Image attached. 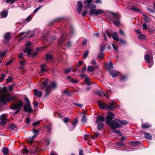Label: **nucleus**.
Returning a JSON list of instances; mask_svg holds the SVG:
<instances>
[{
  "instance_id": "b1692460",
  "label": "nucleus",
  "mask_w": 155,
  "mask_h": 155,
  "mask_svg": "<svg viewBox=\"0 0 155 155\" xmlns=\"http://www.w3.org/2000/svg\"><path fill=\"white\" fill-rule=\"evenodd\" d=\"M50 89L47 86L45 90V97H47L49 95L50 93Z\"/></svg>"
},
{
  "instance_id": "cd10ccee",
  "label": "nucleus",
  "mask_w": 155,
  "mask_h": 155,
  "mask_svg": "<svg viewBox=\"0 0 155 155\" xmlns=\"http://www.w3.org/2000/svg\"><path fill=\"white\" fill-rule=\"evenodd\" d=\"M8 14L7 12L6 11H3L1 13V15L2 17L5 18L7 16Z\"/></svg>"
},
{
  "instance_id": "f257e3e1",
  "label": "nucleus",
  "mask_w": 155,
  "mask_h": 155,
  "mask_svg": "<svg viewBox=\"0 0 155 155\" xmlns=\"http://www.w3.org/2000/svg\"><path fill=\"white\" fill-rule=\"evenodd\" d=\"M114 114L111 112L109 113L108 115L106 117L107 119L106 123L110 125V128L113 130V131L115 133L117 134L119 136H121L122 133L120 131L115 130V129L120 127L121 125L118 123L115 120H112L114 117Z\"/></svg>"
},
{
  "instance_id": "a19ab883",
  "label": "nucleus",
  "mask_w": 155,
  "mask_h": 155,
  "mask_svg": "<svg viewBox=\"0 0 155 155\" xmlns=\"http://www.w3.org/2000/svg\"><path fill=\"white\" fill-rule=\"evenodd\" d=\"M81 122L83 123H85L86 122L87 119L85 115H84L81 118Z\"/></svg>"
},
{
  "instance_id": "72a5a7b5",
  "label": "nucleus",
  "mask_w": 155,
  "mask_h": 155,
  "mask_svg": "<svg viewBox=\"0 0 155 155\" xmlns=\"http://www.w3.org/2000/svg\"><path fill=\"white\" fill-rule=\"evenodd\" d=\"M6 74H2L0 75V80L1 81H2L5 79V78Z\"/></svg>"
},
{
  "instance_id": "bb28decb",
  "label": "nucleus",
  "mask_w": 155,
  "mask_h": 155,
  "mask_svg": "<svg viewBox=\"0 0 155 155\" xmlns=\"http://www.w3.org/2000/svg\"><path fill=\"white\" fill-rule=\"evenodd\" d=\"M145 22L147 23H149L150 22V20L149 18L146 15H143Z\"/></svg>"
},
{
  "instance_id": "6e6552de",
  "label": "nucleus",
  "mask_w": 155,
  "mask_h": 155,
  "mask_svg": "<svg viewBox=\"0 0 155 155\" xmlns=\"http://www.w3.org/2000/svg\"><path fill=\"white\" fill-rule=\"evenodd\" d=\"M78 7L77 11L80 14L82 12L81 9L82 8L83 5L82 2L81 1H78L77 3Z\"/></svg>"
},
{
  "instance_id": "49530a36",
  "label": "nucleus",
  "mask_w": 155,
  "mask_h": 155,
  "mask_svg": "<svg viewBox=\"0 0 155 155\" xmlns=\"http://www.w3.org/2000/svg\"><path fill=\"white\" fill-rule=\"evenodd\" d=\"M44 66H45V64H43L41 65V73L45 71V70Z\"/></svg>"
},
{
  "instance_id": "c85d7f7f",
  "label": "nucleus",
  "mask_w": 155,
  "mask_h": 155,
  "mask_svg": "<svg viewBox=\"0 0 155 155\" xmlns=\"http://www.w3.org/2000/svg\"><path fill=\"white\" fill-rule=\"evenodd\" d=\"M8 152V149L7 147H4L3 149L2 152L3 154L5 155H7Z\"/></svg>"
},
{
  "instance_id": "9b49d317",
  "label": "nucleus",
  "mask_w": 155,
  "mask_h": 155,
  "mask_svg": "<svg viewBox=\"0 0 155 155\" xmlns=\"http://www.w3.org/2000/svg\"><path fill=\"white\" fill-rule=\"evenodd\" d=\"M23 109L25 111L29 113L31 112L32 111L31 107L30 104L25 105Z\"/></svg>"
},
{
  "instance_id": "a878e982",
  "label": "nucleus",
  "mask_w": 155,
  "mask_h": 155,
  "mask_svg": "<svg viewBox=\"0 0 155 155\" xmlns=\"http://www.w3.org/2000/svg\"><path fill=\"white\" fill-rule=\"evenodd\" d=\"M37 136L36 135L34 134L32 137H30L28 138V141L29 143L31 144L32 143V141Z\"/></svg>"
},
{
  "instance_id": "680f3d73",
  "label": "nucleus",
  "mask_w": 155,
  "mask_h": 155,
  "mask_svg": "<svg viewBox=\"0 0 155 155\" xmlns=\"http://www.w3.org/2000/svg\"><path fill=\"white\" fill-rule=\"evenodd\" d=\"M71 45V42L70 41H68L67 43H65L64 44V45L66 47H69Z\"/></svg>"
},
{
  "instance_id": "6e6d98bb",
  "label": "nucleus",
  "mask_w": 155,
  "mask_h": 155,
  "mask_svg": "<svg viewBox=\"0 0 155 155\" xmlns=\"http://www.w3.org/2000/svg\"><path fill=\"white\" fill-rule=\"evenodd\" d=\"M25 101L27 103V105H29L30 104V102L28 98L25 97Z\"/></svg>"
},
{
  "instance_id": "864d4df0",
  "label": "nucleus",
  "mask_w": 155,
  "mask_h": 155,
  "mask_svg": "<svg viewBox=\"0 0 155 155\" xmlns=\"http://www.w3.org/2000/svg\"><path fill=\"white\" fill-rule=\"evenodd\" d=\"M48 81V79H46L44 81L42 82L41 83V84H43L45 85V86H46L47 84Z\"/></svg>"
},
{
  "instance_id": "e433bc0d",
  "label": "nucleus",
  "mask_w": 155,
  "mask_h": 155,
  "mask_svg": "<svg viewBox=\"0 0 155 155\" xmlns=\"http://www.w3.org/2000/svg\"><path fill=\"white\" fill-rule=\"evenodd\" d=\"M102 92H104L103 91H96L95 92V93L97 94L98 95L102 97L103 96V93Z\"/></svg>"
},
{
  "instance_id": "3c124183",
  "label": "nucleus",
  "mask_w": 155,
  "mask_h": 155,
  "mask_svg": "<svg viewBox=\"0 0 155 155\" xmlns=\"http://www.w3.org/2000/svg\"><path fill=\"white\" fill-rule=\"evenodd\" d=\"M42 5H40L37 8H36L34 11L33 12V13L35 14V13L38 10L40 9L42 7Z\"/></svg>"
},
{
  "instance_id": "aec40b11",
  "label": "nucleus",
  "mask_w": 155,
  "mask_h": 155,
  "mask_svg": "<svg viewBox=\"0 0 155 155\" xmlns=\"http://www.w3.org/2000/svg\"><path fill=\"white\" fill-rule=\"evenodd\" d=\"M10 34L9 33H6L4 35V39L8 41L10 39Z\"/></svg>"
},
{
  "instance_id": "dca6fc26",
  "label": "nucleus",
  "mask_w": 155,
  "mask_h": 155,
  "mask_svg": "<svg viewBox=\"0 0 155 155\" xmlns=\"http://www.w3.org/2000/svg\"><path fill=\"white\" fill-rule=\"evenodd\" d=\"M66 78L69 80L70 82L72 83H76L78 82L77 80L75 79H73L71 78L70 76H68Z\"/></svg>"
},
{
  "instance_id": "9d476101",
  "label": "nucleus",
  "mask_w": 155,
  "mask_h": 155,
  "mask_svg": "<svg viewBox=\"0 0 155 155\" xmlns=\"http://www.w3.org/2000/svg\"><path fill=\"white\" fill-rule=\"evenodd\" d=\"M115 103L112 102L110 103L108 105H107V109L108 110H113L115 108Z\"/></svg>"
},
{
  "instance_id": "4d7b16f0",
  "label": "nucleus",
  "mask_w": 155,
  "mask_h": 155,
  "mask_svg": "<svg viewBox=\"0 0 155 155\" xmlns=\"http://www.w3.org/2000/svg\"><path fill=\"white\" fill-rule=\"evenodd\" d=\"M116 21H113V22L115 25H118L120 24V22L118 20Z\"/></svg>"
},
{
  "instance_id": "4c0bfd02",
  "label": "nucleus",
  "mask_w": 155,
  "mask_h": 155,
  "mask_svg": "<svg viewBox=\"0 0 155 155\" xmlns=\"http://www.w3.org/2000/svg\"><path fill=\"white\" fill-rule=\"evenodd\" d=\"M92 2V0H86L84 2V3L87 4V6L90 4Z\"/></svg>"
},
{
  "instance_id": "c756f323",
  "label": "nucleus",
  "mask_w": 155,
  "mask_h": 155,
  "mask_svg": "<svg viewBox=\"0 0 155 155\" xmlns=\"http://www.w3.org/2000/svg\"><path fill=\"white\" fill-rule=\"evenodd\" d=\"M9 128L12 130H15L17 129V126L14 124H11L9 127Z\"/></svg>"
},
{
  "instance_id": "2f4dec72",
  "label": "nucleus",
  "mask_w": 155,
  "mask_h": 155,
  "mask_svg": "<svg viewBox=\"0 0 155 155\" xmlns=\"http://www.w3.org/2000/svg\"><path fill=\"white\" fill-rule=\"evenodd\" d=\"M137 38L140 39H144L145 38V36L143 34H139V35L137 36Z\"/></svg>"
},
{
  "instance_id": "2eb2a0df",
  "label": "nucleus",
  "mask_w": 155,
  "mask_h": 155,
  "mask_svg": "<svg viewBox=\"0 0 155 155\" xmlns=\"http://www.w3.org/2000/svg\"><path fill=\"white\" fill-rule=\"evenodd\" d=\"M47 87L50 89H54L55 88L57 87V84L54 82L51 83L50 84L48 85Z\"/></svg>"
},
{
  "instance_id": "20e7f679",
  "label": "nucleus",
  "mask_w": 155,
  "mask_h": 155,
  "mask_svg": "<svg viewBox=\"0 0 155 155\" xmlns=\"http://www.w3.org/2000/svg\"><path fill=\"white\" fill-rule=\"evenodd\" d=\"M144 59L146 62L148 64V66L149 68H151L153 64V54H151L150 55L147 54L145 55Z\"/></svg>"
},
{
  "instance_id": "393cba45",
  "label": "nucleus",
  "mask_w": 155,
  "mask_h": 155,
  "mask_svg": "<svg viewBox=\"0 0 155 155\" xmlns=\"http://www.w3.org/2000/svg\"><path fill=\"white\" fill-rule=\"evenodd\" d=\"M115 120L119 122H120V123L124 125L127 124L128 123V122L125 120H120L119 119H116Z\"/></svg>"
},
{
  "instance_id": "e2e57ef3",
  "label": "nucleus",
  "mask_w": 155,
  "mask_h": 155,
  "mask_svg": "<svg viewBox=\"0 0 155 155\" xmlns=\"http://www.w3.org/2000/svg\"><path fill=\"white\" fill-rule=\"evenodd\" d=\"M19 63L21 65H24L25 64V62L24 61H19Z\"/></svg>"
},
{
  "instance_id": "423d86ee",
  "label": "nucleus",
  "mask_w": 155,
  "mask_h": 155,
  "mask_svg": "<svg viewBox=\"0 0 155 155\" xmlns=\"http://www.w3.org/2000/svg\"><path fill=\"white\" fill-rule=\"evenodd\" d=\"M127 8L131 11H133L136 12H140L141 11L140 9L131 5L127 6Z\"/></svg>"
},
{
  "instance_id": "603ef678",
  "label": "nucleus",
  "mask_w": 155,
  "mask_h": 155,
  "mask_svg": "<svg viewBox=\"0 0 155 155\" xmlns=\"http://www.w3.org/2000/svg\"><path fill=\"white\" fill-rule=\"evenodd\" d=\"M6 53V51H2L0 52V57L1 58L3 57L5 55Z\"/></svg>"
},
{
  "instance_id": "052dcab7",
  "label": "nucleus",
  "mask_w": 155,
  "mask_h": 155,
  "mask_svg": "<svg viewBox=\"0 0 155 155\" xmlns=\"http://www.w3.org/2000/svg\"><path fill=\"white\" fill-rule=\"evenodd\" d=\"M107 67L110 68H112L113 67V64L111 61L109 62Z\"/></svg>"
},
{
  "instance_id": "ddd939ff",
  "label": "nucleus",
  "mask_w": 155,
  "mask_h": 155,
  "mask_svg": "<svg viewBox=\"0 0 155 155\" xmlns=\"http://www.w3.org/2000/svg\"><path fill=\"white\" fill-rule=\"evenodd\" d=\"M110 13L112 15L113 19L116 20H118L120 18V15L117 14H116L113 12H110Z\"/></svg>"
},
{
  "instance_id": "5701e85b",
  "label": "nucleus",
  "mask_w": 155,
  "mask_h": 155,
  "mask_svg": "<svg viewBox=\"0 0 155 155\" xmlns=\"http://www.w3.org/2000/svg\"><path fill=\"white\" fill-rule=\"evenodd\" d=\"M31 49L29 47H27L24 51V52L27 53L29 55H31Z\"/></svg>"
},
{
  "instance_id": "f3484780",
  "label": "nucleus",
  "mask_w": 155,
  "mask_h": 155,
  "mask_svg": "<svg viewBox=\"0 0 155 155\" xmlns=\"http://www.w3.org/2000/svg\"><path fill=\"white\" fill-rule=\"evenodd\" d=\"M104 125L103 123H100L98 124L97 128L99 130H102Z\"/></svg>"
},
{
  "instance_id": "39448f33",
  "label": "nucleus",
  "mask_w": 155,
  "mask_h": 155,
  "mask_svg": "<svg viewBox=\"0 0 155 155\" xmlns=\"http://www.w3.org/2000/svg\"><path fill=\"white\" fill-rule=\"evenodd\" d=\"M22 106V102L21 101H18V102H14L12 103L11 108L14 109L21 110Z\"/></svg>"
},
{
  "instance_id": "c03bdc74",
  "label": "nucleus",
  "mask_w": 155,
  "mask_h": 155,
  "mask_svg": "<svg viewBox=\"0 0 155 155\" xmlns=\"http://www.w3.org/2000/svg\"><path fill=\"white\" fill-rule=\"evenodd\" d=\"M89 53L88 51L87 50L86 51L84 52L83 54L84 58V59H85Z\"/></svg>"
},
{
  "instance_id": "7c9ffc66",
  "label": "nucleus",
  "mask_w": 155,
  "mask_h": 155,
  "mask_svg": "<svg viewBox=\"0 0 155 155\" xmlns=\"http://www.w3.org/2000/svg\"><path fill=\"white\" fill-rule=\"evenodd\" d=\"M104 54L103 52H101L97 56V57L98 59L101 60L103 59L104 58Z\"/></svg>"
},
{
  "instance_id": "473e14b6",
  "label": "nucleus",
  "mask_w": 155,
  "mask_h": 155,
  "mask_svg": "<svg viewBox=\"0 0 155 155\" xmlns=\"http://www.w3.org/2000/svg\"><path fill=\"white\" fill-rule=\"evenodd\" d=\"M7 120L6 115L5 114H2L0 116V120Z\"/></svg>"
},
{
  "instance_id": "ea45409f",
  "label": "nucleus",
  "mask_w": 155,
  "mask_h": 155,
  "mask_svg": "<svg viewBox=\"0 0 155 155\" xmlns=\"http://www.w3.org/2000/svg\"><path fill=\"white\" fill-rule=\"evenodd\" d=\"M84 81L85 83L87 85H89L90 84V82L89 78L88 77H86L85 78Z\"/></svg>"
},
{
  "instance_id": "de8ad7c7",
  "label": "nucleus",
  "mask_w": 155,
  "mask_h": 155,
  "mask_svg": "<svg viewBox=\"0 0 155 155\" xmlns=\"http://www.w3.org/2000/svg\"><path fill=\"white\" fill-rule=\"evenodd\" d=\"M40 124V123L39 122V121H38L36 122H34L32 124V125L33 126H36Z\"/></svg>"
},
{
  "instance_id": "412c9836",
  "label": "nucleus",
  "mask_w": 155,
  "mask_h": 155,
  "mask_svg": "<svg viewBox=\"0 0 155 155\" xmlns=\"http://www.w3.org/2000/svg\"><path fill=\"white\" fill-rule=\"evenodd\" d=\"M151 127V125L148 123H145L143 124L142 125V127L143 129H146Z\"/></svg>"
},
{
  "instance_id": "a18cd8bd",
  "label": "nucleus",
  "mask_w": 155,
  "mask_h": 155,
  "mask_svg": "<svg viewBox=\"0 0 155 155\" xmlns=\"http://www.w3.org/2000/svg\"><path fill=\"white\" fill-rule=\"evenodd\" d=\"M6 120H0V124L2 125H5L6 124Z\"/></svg>"
},
{
  "instance_id": "f03ea898",
  "label": "nucleus",
  "mask_w": 155,
  "mask_h": 155,
  "mask_svg": "<svg viewBox=\"0 0 155 155\" xmlns=\"http://www.w3.org/2000/svg\"><path fill=\"white\" fill-rule=\"evenodd\" d=\"M96 6L94 4H92L88 6V8L90 9L89 12V15H94L97 16L100 14L104 13V12L103 10L98 9L97 10L95 9Z\"/></svg>"
},
{
  "instance_id": "0eeeda50",
  "label": "nucleus",
  "mask_w": 155,
  "mask_h": 155,
  "mask_svg": "<svg viewBox=\"0 0 155 155\" xmlns=\"http://www.w3.org/2000/svg\"><path fill=\"white\" fill-rule=\"evenodd\" d=\"M97 103L100 108L107 109V105L103 101H97Z\"/></svg>"
},
{
  "instance_id": "c9c22d12",
  "label": "nucleus",
  "mask_w": 155,
  "mask_h": 155,
  "mask_svg": "<svg viewBox=\"0 0 155 155\" xmlns=\"http://www.w3.org/2000/svg\"><path fill=\"white\" fill-rule=\"evenodd\" d=\"M46 59L47 60H51L52 58V56L51 54H47L46 55Z\"/></svg>"
},
{
  "instance_id": "13d9d810",
  "label": "nucleus",
  "mask_w": 155,
  "mask_h": 155,
  "mask_svg": "<svg viewBox=\"0 0 155 155\" xmlns=\"http://www.w3.org/2000/svg\"><path fill=\"white\" fill-rule=\"evenodd\" d=\"M69 118L66 117L64 119L63 121L65 123H67L69 121Z\"/></svg>"
},
{
  "instance_id": "37998d69",
  "label": "nucleus",
  "mask_w": 155,
  "mask_h": 155,
  "mask_svg": "<svg viewBox=\"0 0 155 155\" xmlns=\"http://www.w3.org/2000/svg\"><path fill=\"white\" fill-rule=\"evenodd\" d=\"M99 133H95V134L93 135L92 137L91 138L92 139H94L96 138L97 136L99 135Z\"/></svg>"
},
{
  "instance_id": "0e129e2a",
  "label": "nucleus",
  "mask_w": 155,
  "mask_h": 155,
  "mask_svg": "<svg viewBox=\"0 0 155 155\" xmlns=\"http://www.w3.org/2000/svg\"><path fill=\"white\" fill-rule=\"evenodd\" d=\"M63 93L64 94H66L68 95H69L70 94L69 92L67 91L64 90L63 92Z\"/></svg>"
},
{
  "instance_id": "6ab92c4d",
  "label": "nucleus",
  "mask_w": 155,
  "mask_h": 155,
  "mask_svg": "<svg viewBox=\"0 0 155 155\" xmlns=\"http://www.w3.org/2000/svg\"><path fill=\"white\" fill-rule=\"evenodd\" d=\"M145 138L146 139L150 140L152 139V137L151 134L149 133H145L144 134Z\"/></svg>"
},
{
  "instance_id": "1a4fd4ad",
  "label": "nucleus",
  "mask_w": 155,
  "mask_h": 155,
  "mask_svg": "<svg viewBox=\"0 0 155 155\" xmlns=\"http://www.w3.org/2000/svg\"><path fill=\"white\" fill-rule=\"evenodd\" d=\"M66 38V35L65 34H63L60 40L58 42V44L59 45H62L64 42V41Z\"/></svg>"
},
{
  "instance_id": "8fccbe9b",
  "label": "nucleus",
  "mask_w": 155,
  "mask_h": 155,
  "mask_svg": "<svg viewBox=\"0 0 155 155\" xmlns=\"http://www.w3.org/2000/svg\"><path fill=\"white\" fill-rule=\"evenodd\" d=\"M22 151L23 152V153H29L28 150L26 148H24L22 149Z\"/></svg>"
},
{
  "instance_id": "bf43d9fd",
  "label": "nucleus",
  "mask_w": 155,
  "mask_h": 155,
  "mask_svg": "<svg viewBox=\"0 0 155 155\" xmlns=\"http://www.w3.org/2000/svg\"><path fill=\"white\" fill-rule=\"evenodd\" d=\"M6 81L8 82H10L12 81V78L9 77L6 79Z\"/></svg>"
},
{
  "instance_id": "69168bd1",
  "label": "nucleus",
  "mask_w": 155,
  "mask_h": 155,
  "mask_svg": "<svg viewBox=\"0 0 155 155\" xmlns=\"http://www.w3.org/2000/svg\"><path fill=\"white\" fill-rule=\"evenodd\" d=\"M74 104L75 105L78 106L80 108H81L82 107V105L79 104L74 103Z\"/></svg>"
},
{
  "instance_id": "338daca9",
  "label": "nucleus",
  "mask_w": 155,
  "mask_h": 155,
  "mask_svg": "<svg viewBox=\"0 0 155 155\" xmlns=\"http://www.w3.org/2000/svg\"><path fill=\"white\" fill-rule=\"evenodd\" d=\"M79 155H84L83 150L82 149H80L79 150Z\"/></svg>"
},
{
  "instance_id": "58836bf2",
  "label": "nucleus",
  "mask_w": 155,
  "mask_h": 155,
  "mask_svg": "<svg viewBox=\"0 0 155 155\" xmlns=\"http://www.w3.org/2000/svg\"><path fill=\"white\" fill-rule=\"evenodd\" d=\"M94 70L93 66H89L87 67V70L88 71L91 72Z\"/></svg>"
},
{
  "instance_id": "774afa93",
  "label": "nucleus",
  "mask_w": 155,
  "mask_h": 155,
  "mask_svg": "<svg viewBox=\"0 0 155 155\" xmlns=\"http://www.w3.org/2000/svg\"><path fill=\"white\" fill-rule=\"evenodd\" d=\"M143 28L144 29H146L147 28V26L146 24H143Z\"/></svg>"
},
{
  "instance_id": "09e8293b",
  "label": "nucleus",
  "mask_w": 155,
  "mask_h": 155,
  "mask_svg": "<svg viewBox=\"0 0 155 155\" xmlns=\"http://www.w3.org/2000/svg\"><path fill=\"white\" fill-rule=\"evenodd\" d=\"M47 129V131L48 132L50 133L51 132L52 128L51 126H48L46 127Z\"/></svg>"
},
{
  "instance_id": "4468645a",
  "label": "nucleus",
  "mask_w": 155,
  "mask_h": 155,
  "mask_svg": "<svg viewBox=\"0 0 155 155\" xmlns=\"http://www.w3.org/2000/svg\"><path fill=\"white\" fill-rule=\"evenodd\" d=\"M105 120V117L104 116H101L100 115L98 116L96 118V123H98L100 121L103 122Z\"/></svg>"
},
{
  "instance_id": "79ce46f5",
  "label": "nucleus",
  "mask_w": 155,
  "mask_h": 155,
  "mask_svg": "<svg viewBox=\"0 0 155 155\" xmlns=\"http://www.w3.org/2000/svg\"><path fill=\"white\" fill-rule=\"evenodd\" d=\"M25 121L26 124L27 125L29 124L30 123V119L29 117H27L25 120Z\"/></svg>"
},
{
  "instance_id": "a211bd4d",
  "label": "nucleus",
  "mask_w": 155,
  "mask_h": 155,
  "mask_svg": "<svg viewBox=\"0 0 155 155\" xmlns=\"http://www.w3.org/2000/svg\"><path fill=\"white\" fill-rule=\"evenodd\" d=\"M112 38L114 40L117 41H119V40L118 35L116 32H115L113 34Z\"/></svg>"
},
{
  "instance_id": "5fc2aeb1",
  "label": "nucleus",
  "mask_w": 155,
  "mask_h": 155,
  "mask_svg": "<svg viewBox=\"0 0 155 155\" xmlns=\"http://www.w3.org/2000/svg\"><path fill=\"white\" fill-rule=\"evenodd\" d=\"M33 132L35 134V135L37 136L39 133V131L38 130H33Z\"/></svg>"
},
{
  "instance_id": "4be33fe9",
  "label": "nucleus",
  "mask_w": 155,
  "mask_h": 155,
  "mask_svg": "<svg viewBox=\"0 0 155 155\" xmlns=\"http://www.w3.org/2000/svg\"><path fill=\"white\" fill-rule=\"evenodd\" d=\"M119 74V73L117 72L115 70L112 71L110 72V74L113 78H114V77L117 76L118 74Z\"/></svg>"
},
{
  "instance_id": "f704fd0d",
  "label": "nucleus",
  "mask_w": 155,
  "mask_h": 155,
  "mask_svg": "<svg viewBox=\"0 0 155 155\" xmlns=\"http://www.w3.org/2000/svg\"><path fill=\"white\" fill-rule=\"evenodd\" d=\"M72 69V68H68V69H64V72L66 74H68L71 71Z\"/></svg>"
},
{
  "instance_id": "7ed1b4c3",
  "label": "nucleus",
  "mask_w": 155,
  "mask_h": 155,
  "mask_svg": "<svg viewBox=\"0 0 155 155\" xmlns=\"http://www.w3.org/2000/svg\"><path fill=\"white\" fill-rule=\"evenodd\" d=\"M13 98L10 94L0 93V101L2 104H6L7 102L12 101Z\"/></svg>"
},
{
  "instance_id": "f8f14e48",
  "label": "nucleus",
  "mask_w": 155,
  "mask_h": 155,
  "mask_svg": "<svg viewBox=\"0 0 155 155\" xmlns=\"http://www.w3.org/2000/svg\"><path fill=\"white\" fill-rule=\"evenodd\" d=\"M34 95L38 97H40L42 94V93L39 91L37 90V89H34Z\"/></svg>"
}]
</instances>
